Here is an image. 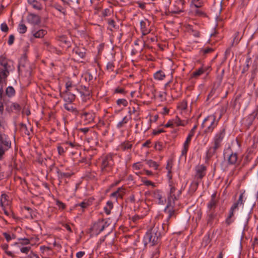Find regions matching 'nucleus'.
Listing matches in <instances>:
<instances>
[{"label": "nucleus", "mask_w": 258, "mask_h": 258, "mask_svg": "<svg viewBox=\"0 0 258 258\" xmlns=\"http://www.w3.org/2000/svg\"><path fill=\"white\" fill-rule=\"evenodd\" d=\"M8 127L7 121L3 117H0V161L3 160L6 153L12 148V141L9 136L6 134ZM5 176V172L3 170L0 163V180Z\"/></svg>", "instance_id": "obj_1"}, {"label": "nucleus", "mask_w": 258, "mask_h": 258, "mask_svg": "<svg viewBox=\"0 0 258 258\" xmlns=\"http://www.w3.org/2000/svg\"><path fill=\"white\" fill-rule=\"evenodd\" d=\"M15 69L14 62L3 56H0V100L5 102L4 86L6 85L7 78Z\"/></svg>", "instance_id": "obj_2"}, {"label": "nucleus", "mask_w": 258, "mask_h": 258, "mask_svg": "<svg viewBox=\"0 0 258 258\" xmlns=\"http://www.w3.org/2000/svg\"><path fill=\"white\" fill-rule=\"evenodd\" d=\"M165 233L163 227L155 225L145 235L144 237L145 245L149 244L153 248L154 245H160L161 237Z\"/></svg>", "instance_id": "obj_3"}, {"label": "nucleus", "mask_w": 258, "mask_h": 258, "mask_svg": "<svg viewBox=\"0 0 258 258\" xmlns=\"http://www.w3.org/2000/svg\"><path fill=\"white\" fill-rule=\"evenodd\" d=\"M222 116L220 114L219 118L216 119L215 114H213L207 116L203 120L201 126L204 129V133L206 134H211L217 127L219 120Z\"/></svg>", "instance_id": "obj_4"}, {"label": "nucleus", "mask_w": 258, "mask_h": 258, "mask_svg": "<svg viewBox=\"0 0 258 258\" xmlns=\"http://www.w3.org/2000/svg\"><path fill=\"white\" fill-rule=\"evenodd\" d=\"M113 156V154L109 153L100 158V168L102 174L108 173L112 171L114 165Z\"/></svg>", "instance_id": "obj_5"}, {"label": "nucleus", "mask_w": 258, "mask_h": 258, "mask_svg": "<svg viewBox=\"0 0 258 258\" xmlns=\"http://www.w3.org/2000/svg\"><path fill=\"white\" fill-rule=\"evenodd\" d=\"M223 158L228 166H236L241 161V159L238 157L237 152L233 151L230 147L224 150Z\"/></svg>", "instance_id": "obj_6"}, {"label": "nucleus", "mask_w": 258, "mask_h": 258, "mask_svg": "<svg viewBox=\"0 0 258 258\" xmlns=\"http://www.w3.org/2000/svg\"><path fill=\"white\" fill-rule=\"evenodd\" d=\"M169 190L167 194L168 204L171 205L172 203L174 204L175 201L178 200L181 195V189L178 190L176 188L177 183L174 181H168Z\"/></svg>", "instance_id": "obj_7"}, {"label": "nucleus", "mask_w": 258, "mask_h": 258, "mask_svg": "<svg viewBox=\"0 0 258 258\" xmlns=\"http://www.w3.org/2000/svg\"><path fill=\"white\" fill-rule=\"evenodd\" d=\"M164 212L168 214L167 217L162 224H158L156 225L163 227V230L166 233L169 228L170 219L171 217L175 216V212L173 206L167 204L164 210Z\"/></svg>", "instance_id": "obj_8"}, {"label": "nucleus", "mask_w": 258, "mask_h": 258, "mask_svg": "<svg viewBox=\"0 0 258 258\" xmlns=\"http://www.w3.org/2000/svg\"><path fill=\"white\" fill-rule=\"evenodd\" d=\"M109 224L104 219L99 220L95 223L91 227L93 234L97 235L103 231L104 229L108 226Z\"/></svg>", "instance_id": "obj_9"}, {"label": "nucleus", "mask_w": 258, "mask_h": 258, "mask_svg": "<svg viewBox=\"0 0 258 258\" xmlns=\"http://www.w3.org/2000/svg\"><path fill=\"white\" fill-rule=\"evenodd\" d=\"M207 173V167L204 164L198 165L195 168V174L194 179L201 181L206 176Z\"/></svg>", "instance_id": "obj_10"}, {"label": "nucleus", "mask_w": 258, "mask_h": 258, "mask_svg": "<svg viewBox=\"0 0 258 258\" xmlns=\"http://www.w3.org/2000/svg\"><path fill=\"white\" fill-rule=\"evenodd\" d=\"M80 117L85 122V124L91 123L94 122L95 113L92 110L82 111L80 114Z\"/></svg>", "instance_id": "obj_11"}, {"label": "nucleus", "mask_w": 258, "mask_h": 258, "mask_svg": "<svg viewBox=\"0 0 258 258\" xmlns=\"http://www.w3.org/2000/svg\"><path fill=\"white\" fill-rule=\"evenodd\" d=\"M225 134V128L223 127L220 128V130L215 134L213 138V144L220 148L222 146V142L224 138Z\"/></svg>", "instance_id": "obj_12"}, {"label": "nucleus", "mask_w": 258, "mask_h": 258, "mask_svg": "<svg viewBox=\"0 0 258 258\" xmlns=\"http://www.w3.org/2000/svg\"><path fill=\"white\" fill-rule=\"evenodd\" d=\"M207 224L210 227H213L214 223H217L219 220L218 213L216 211H207Z\"/></svg>", "instance_id": "obj_13"}, {"label": "nucleus", "mask_w": 258, "mask_h": 258, "mask_svg": "<svg viewBox=\"0 0 258 258\" xmlns=\"http://www.w3.org/2000/svg\"><path fill=\"white\" fill-rule=\"evenodd\" d=\"M153 198L158 204L164 205L166 200L164 196V192L160 189H156L153 192Z\"/></svg>", "instance_id": "obj_14"}, {"label": "nucleus", "mask_w": 258, "mask_h": 258, "mask_svg": "<svg viewBox=\"0 0 258 258\" xmlns=\"http://www.w3.org/2000/svg\"><path fill=\"white\" fill-rule=\"evenodd\" d=\"M217 194L214 192L211 197V199L207 203V211H216V208L217 207L219 200L216 198Z\"/></svg>", "instance_id": "obj_15"}, {"label": "nucleus", "mask_w": 258, "mask_h": 258, "mask_svg": "<svg viewBox=\"0 0 258 258\" xmlns=\"http://www.w3.org/2000/svg\"><path fill=\"white\" fill-rule=\"evenodd\" d=\"M60 96L63 98L66 102L69 103L73 102L76 98V96L74 94L68 91H64L63 92H61Z\"/></svg>", "instance_id": "obj_16"}, {"label": "nucleus", "mask_w": 258, "mask_h": 258, "mask_svg": "<svg viewBox=\"0 0 258 258\" xmlns=\"http://www.w3.org/2000/svg\"><path fill=\"white\" fill-rule=\"evenodd\" d=\"M258 115V108H256L255 109L253 110V111L245 119V124L248 127L251 126L255 119V117Z\"/></svg>", "instance_id": "obj_17"}, {"label": "nucleus", "mask_w": 258, "mask_h": 258, "mask_svg": "<svg viewBox=\"0 0 258 258\" xmlns=\"http://www.w3.org/2000/svg\"><path fill=\"white\" fill-rule=\"evenodd\" d=\"M28 22L33 25H39L41 22L40 17L34 14H30L27 17Z\"/></svg>", "instance_id": "obj_18"}, {"label": "nucleus", "mask_w": 258, "mask_h": 258, "mask_svg": "<svg viewBox=\"0 0 258 258\" xmlns=\"http://www.w3.org/2000/svg\"><path fill=\"white\" fill-rule=\"evenodd\" d=\"M125 193V189L122 186L117 188L114 192L110 195V198L114 199L117 201L118 198L122 199Z\"/></svg>", "instance_id": "obj_19"}, {"label": "nucleus", "mask_w": 258, "mask_h": 258, "mask_svg": "<svg viewBox=\"0 0 258 258\" xmlns=\"http://www.w3.org/2000/svg\"><path fill=\"white\" fill-rule=\"evenodd\" d=\"M237 208L232 206L229 210V214L228 217L225 219V223L227 226L230 225L235 220L234 217V212L238 210Z\"/></svg>", "instance_id": "obj_20"}, {"label": "nucleus", "mask_w": 258, "mask_h": 258, "mask_svg": "<svg viewBox=\"0 0 258 258\" xmlns=\"http://www.w3.org/2000/svg\"><path fill=\"white\" fill-rule=\"evenodd\" d=\"M218 146L213 144V146L210 147L206 153V159L207 160H209L212 158L216 153L217 150L219 148Z\"/></svg>", "instance_id": "obj_21"}, {"label": "nucleus", "mask_w": 258, "mask_h": 258, "mask_svg": "<svg viewBox=\"0 0 258 258\" xmlns=\"http://www.w3.org/2000/svg\"><path fill=\"white\" fill-rule=\"evenodd\" d=\"M132 147L133 144L131 142L125 141L121 143L118 146V148L120 150L123 151H125L131 150L132 148Z\"/></svg>", "instance_id": "obj_22"}, {"label": "nucleus", "mask_w": 258, "mask_h": 258, "mask_svg": "<svg viewBox=\"0 0 258 258\" xmlns=\"http://www.w3.org/2000/svg\"><path fill=\"white\" fill-rule=\"evenodd\" d=\"M244 191L241 193L240 195H239L238 200L235 203H234L232 206L237 208V209H238L239 207L241 206L243 207L244 202V200H243V198L244 197Z\"/></svg>", "instance_id": "obj_23"}, {"label": "nucleus", "mask_w": 258, "mask_h": 258, "mask_svg": "<svg viewBox=\"0 0 258 258\" xmlns=\"http://www.w3.org/2000/svg\"><path fill=\"white\" fill-rule=\"evenodd\" d=\"M32 34L36 38H42L47 34V31L44 29H40L37 31L33 30L32 31Z\"/></svg>", "instance_id": "obj_24"}, {"label": "nucleus", "mask_w": 258, "mask_h": 258, "mask_svg": "<svg viewBox=\"0 0 258 258\" xmlns=\"http://www.w3.org/2000/svg\"><path fill=\"white\" fill-rule=\"evenodd\" d=\"M73 52L81 58H84L86 54V50L83 47H76L74 48Z\"/></svg>", "instance_id": "obj_25"}, {"label": "nucleus", "mask_w": 258, "mask_h": 258, "mask_svg": "<svg viewBox=\"0 0 258 258\" xmlns=\"http://www.w3.org/2000/svg\"><path fill=\"white\" fill-rule=\"evenodd\" d=\"M132 119L131 116L127 117V116H125L121 120L119 121L116 125V127L117 128L120 129L122 127H124L126 124L130 120Z\"/></svg>", "instance_id": "obj_26"}, {"label": "nucleus", "mask_w": 258, "mask_h": 258, "mask_svg": "<svg viewBox=\"0 0 258 258\" xmlns=\"http://www.w3.org/2000/svg\"><path fill=\"white\" fill-rule=\"evenodd\" d=\"M173 127L174 126H185L186 122L184 120H181L178 116H176L174 118L172 119Z\"/></svg>", "instance_id": "obj_27"}, {"label": "nucleus", "mask_w": 258, "mask_h": 258, "mask_svg": "<svg viewBox=\"0 0 258 258\" xmlns=\"http://www.w3.org/2000/svg\"><path fill=\"white\" fill-rule=\"evenodd\" d=\"M160 245H154L153 248L150 245H149L151 251L152 252V258H157L159 255V247Z\"/></svg>", "instance_id": "obj_28"}, {"label": "nucleus", "mask_w": 258, "mask_h": 258, "mask_svg": "<svg viewBox=\"0 0 258 258\" xmlns=\"http://www.w3.org/2000/svg\"><path fill=\"white\" fill-rule=\"evenodd\" d=\"M27 1L29 4L31 5L34 9L37 10H42V6L37 0H27Z\"/></svg>", "instance_id": "obj_29"}, {"label": "nucleus", "mask_w": 258, "mask_h": 258, "mask_svg": "<svg viewBox=\"0 0 258 258\" xmlns=\"http://www.w3.org/2000/svg\"><path fill=\"white\" fill-rule=\"evenodd\" d=\"M140 27L142 32L141 38H143V36L149 33L150 31L147 29L146 22L144 21H141L140 22Z\"/></svg>", "instance_id": "obj_30"}, {"label": "nucleus", "mask_w": 258, "mask_h": 258, "mask_svg": "<svg viewBox=\"0 0 258 258\" xmlns=\"http://www.w3.org/2000/svg\"><path fill=\"white\" fill-rule=\"evenodd\" d=\"M5 94L9 98H12L15 95L16 91L13 87L10 86L6 88Z\"/></svg>", "instance_id": "obj_31"}, {"label": "nucleus", "mask_w": 258, "mask_h": 258, "mask_svg": "<svg viewBox=\"0 0 258 258\" xmlns=\"http://www.w3.org/2000/svg\"><path fill=\"white\" fill-rule=\"evenodd\" d=\"M20 129L22 133H24L25 135L27 136H30V132L32 131V128L30 129V131H29L26 124L23 123H21L20 124Z\"/></svg>", "instance_id": "obj_32"}, {"label": "nucleus", "mask_w": 258, "mask_h": 258, "mask_svg": "<svg viewBox=\"0 0 258 258\" xmlns=\"http://www.w3.org/2000/svg\"><path fill=\"white\" fill-rule=\"evenodd\" d=\"M201 182V181H200L194 179L190 185V190L192 193L195 192L197 190Z\"/></svg>", "instance_id": "obj_33"}, {"label": "nucleus", "mask_w": 258, "mask_h": 258, "mask_svg": "<svg viewBox=\"0 0 258 258\" xmlns=\"http://www.w3.org/2000/svg\"><path fill=\"white\" fill-rule=\"evenodd\" d=\"M57 173L58 174V177L59 179L70 178L73 174V173L62 172L58 169L57 171Z\"/></svg>", "instance_id": "obj_34"}, {"label": "nucleus", "mask_w": 258, "mask_h": 258, "mask_svg": "<svg viewBox=\"0 0 258 258\" xmlns=\"http://www.w3.org/2000/svg\"><path fill=\"white\" fill-rule=\"evenodd\" d=\"M52 7L62 13L64 16L66 15V9L58 3H54Z\"/></svg>", "instance_id": "obj_35"}, {"label": "nucleus", "mask_w": 258, "mask_h": 258, "mask_svg": "<svg viewBox=\"0 0 258 258\" xmlns=\"http://www.w3.org/2000/svg\"><path fill=\"white\" fill-rule=\"evenodd\" d=\"M27 30V26L23 23V21H22L18 25V31L20 34H24L26 32Z\"/></svg>", "instance_id": "obj_36"}, {"label": "nucleus", "mask_w": 258, "mask_h": 258, "mask_svg": "<svg viewBox=\"0 0 258 258\" xmlns=\"http://www.w3.org/2000/svg\"><path fill=\"white\" fill-rule=\"evenodd\" d=\"M154 77L155 80H162L165 77V75L163 71H158L154 74Z\"/></svg>", "instance_id": "obj_37"}, {"label": "nucleus", "mask_w": 258, "mask_h": 258, "mask_svg": "<svg viewBox=\"0 0 258 258\" xmlns=\"http://www.w3.org/2000/svg\"><path fill=\"white\" fill-rule=\"evenodd\" d=\"M146 163L149 167L153 168L155 170H157L158 168L159 164L152 160H147L146 161Z\"/></svg>", "instance_id": "obj_38"}, {"label": "nucleus", "mask_w": 258, "mask_h": 258, "mask_svg": "<svg viewBox=\"0 0 258 258\" xmlns=\"http://www.w3.org/2000/svg\"><path fill=\"white\" fill-rule=\"evenodd\" d=\"M190 142L185 141L183 145V148L181 151V156H186L187 152L189 148Z\"/></svg>", "instance_id": "obj_39"}, {"label": "nucleus", "mask_w": 258, "mask_h": 258, "mask_svg": "<svg viewBox=\"0 0 258 258\" xmlns=\"http://www.w3.org/2000/svg\"><path fill=\"white\" fill-rule=\"evenodd\" d=\"M184 0H177L176 1V3L181 6V8L179 7L178 9L177 10L173 11L172 12L175 14H179L180 13L183 12V7L184 5Z\"/></svg>", "instance_id": "obj_40"}, {"label": "nucleus", "mask_w": 258, "mask_h": 258, "mask_svg": "<svg viewBox=\"0 0 258 258\" xmlns=\"http://www.w3.org/2000/svg\"><path fill=\"white\" fill-rule=\"evenodd\" d=\"M204 68H202V67L198 69V70H196L195 72H194L192 73V77L194 78H197L202 74L204 73Z\"/></svg>", "instance_id": "obj_41"}, {"label": "nucleus", "mask_w": 258, "mask_h": 258, "mask_svg": "<svg viewBox=\"0 0 258 258\" xmlns=\"http://www.w3.org/2000/svg\"><path fill=\"white\" fill-rule=\"evenodd\" d=\"M43 43L44 45L45 48L48 50V51H53L54 50V47L51 45V44L49 41L44 40L43 41Z\"/></svg>", "instance_id": "obj_42"}, {"label": "nucleus", "mask_w": 258, "mask_h": 258, "mask_svg": "<svg viewBox=\"0 0 258 258\" xmlns=\"http://www.w3.org/2000/svg\"><path fill=\"white\" fill-rule=\"evenodd\" d=\"M80 93L81 94L83 100L85 101L89 99L91 96L90 91H87L85 92L80 91Z\"/></svg>", "instance_id": "obj_43"}, {"label": "nucleus", "mask_w": 258, "mask_h": 258, "mask_svg": "<svg viewBox=\"0 0 258 258\" xmlns=\"http://www.w3.org/2000/svg\"><path fill=\"white\" fill-rule=\"evenodd\" d=\"M20 248V251L22 253L28 254L29 252L30 251L31 246L30 245L26 246H19Z\"/></svg>", "instance_id": "obj_44"}, {"label": "nucleus", "mask_w": 258, "mask_h": 258, "mask_svg": "<svg viewBox=\"0 0 258 258\" xmlns=\"http://www.w3.org/2000/svg\"><path fill=\"white\" fill-rule=\"evenodd\" d=\"M113 13V10L111 8H107L103 10L102 12V15L104 17L109 16Z\"/></svg>", "instance_id": "obj_45"}, {"label": "nucleus", "mask_w": 258, "mask_h": 258, "mask_svg": "<svg viewBox=\"0 0 258 258\" xmlns=\"http://www.w3.org/2000/svg\"><path fill=\"white\" fill-rule=\"evenodd\" d=\"M210 233H207L204 236L203 239V244L206 246L210 243Z\"/></svg>", "instance_id": "obj_46"}, {"label": "nucleus", "mask_w": 258, "mask_h": 258, "mask_svg": "<svg viewBox=\"0 0 258 258\" xmlns=\"http://www.w3.org/2000/svg\"><path fill=\"white\" fill-rule=\"evenodd\" d=\"M8 196L6 194H2L0 200V206L2 207H4V204L8 201Z\"/></svg>", "instance_id": "obj_47"}, {"label": "nucleus", "mask_w": 258, "mask_h": 258, "mask_svg": "<svg viewBox=\"0 0 258 258\" xmlns=\"http://www.w3.org/2000/svg\"><path fill=\"white\" fill-rule=\"evenodd\" d=\"M251 58L250 57H248L245 61V66L244 67L242 71V73L244 74L245 72L248 71L249 67V62L251 61Z\"/></svg>", "instance_id": "obj_48"}, {"label": "nucleus", "mask_w": 258, "mask_h": 258, "mask_svg": "<svg viewBox=\"0 0 258 258\" xmlns=\"http://www.w3.org/2000/svg\"><path fill=\"white\" fill-rule=\"evenodd\" d=\"M23 211L24 210H26L27 211H30L31 212V219H33L36 217V212L35 211L33 210L31 208H30L28 207L24 206L23 208Z\"/></svg>", "instance_id": "obj_49"}, {"label": "nucleus", "mask_w": 258, "mask_h": 258, "mask_svg": "<svg viewBox=\"0 0 258 258\" xmlns=\"http://www.w3.org/2000/svg\"><path fill=\"white\" fill-rule=\"evenodd\" d=\"M30 241L29 239L24 238L21 239V241L19 243V245L21 246H26L30 245Z\"/></svg>", "instance_id": "obj_50"}, {"label": "nucleus", "mask_w": 258, "mask_h": 258, "mask_svg": "<svg viewBox=\"0 0 258 258\" xmlns=\"http://www.w3.org/2000/svg\"><path fill=\"white\" fill-rule=\"evenodd\" d=\"M3 235L5 237V238H6L7 242H9L12 239H15V237H16L15 234H12V235H11L9 233H8L7 232L4 233Z\"/></svg>", "instance_id": "obj_51"}, {"label": "nucleus", "mask_w": 258, "mask_h": 258, "mask_svg": "<svg viewBox=\"0 0 258 258\" xmlns=\"http://www.w3.org/2000/svg\"><path fill=\"white\" fill-rule=\"evenodd\" d=\"M187 106V102L186 100H182L178 105V108L182 110H184L186 109Z\"/></svg>", "instance_id": "obj_52"}, {"label": "nucleus", "mask_w": 258, "mask_h": 258, "mask_svg": "<svg viewBox=\"0 0 258 258\" xmlns=\"http://www.w3.org/2000/svg\"><path fill=\"white\" fill-rule=\"evenodd\" d=\"M193 5L197 8H199L202 6L203 3L201 0H192Z\"/></svg>", "instance_id": "obj_53"}, {"label": "nucleus", "mask_w": 258, "mask_h": 258, "mask_svg": "<svg viewBox=\"0 0 258 258\" xmlns=\"http://www.w3.org/2000/svg\"><path fill=\"white\" fill-rule=\"evenodd\" d=\"M11 108L12 109L19 111H20L21 107V106L17 103L14 102L12 103L11 106Z\"/></svg>", "instance_id": "obj_54"}, {"label": "nucleus", "mask_w": 258, "mask_h": 258, "mask_svg": "<svg viewBox=\"0 0 258 258\" xmlns=\"http://www.w3.org/2000/svg\"><path fill=\"white\" fill-rule=\"evenodd\" d=\"M116 103L118 105H122L123 106H126L128 103L125 99H119L116 101Z\"/></svg>", "instance_id": "obj_55"}, {"label": "nucleus", "mask_w": 258, "mask_h": 258, "mask_svg": "<svg viewBox=\"0 0 258 258\" xmlns=\"http://www.w3.org/2000/svg\"><path fill=\"white\" fill-rule=\"evenodd\" d=\"M114 68V63L113 62H108L106 65V69L109 72H113Z\"/></svg>", "instance_id": "obj_56"}, {"label": "nucleus", "mask_w": 258, "mask_h": 258, "mask_svg": "<svg viewBox=\"0 0 258 258\" xmlns=\"http://www.w3.org/2000/svg\"><path fill=\"white\" fill-rule=\"evenodd\" d=\"M90 205V204L88 201H84L83 202H81V203L77 205V206H79L81 207L82 208H86L88 207Z\"/></svg>", "instance_id": "obj_57"}, {"label": "nucleus", "mask_w": 258, "mask_h": 258, "mask_svg": "<svg viewBox=\"0 0 258 258\" xmlns=\"http://www.w3.org/2000/svg\"><path fill=\"white\" fill-rule=\"evenodd\" d=\"M64 108L68 111H73L75 110L74 107L69 103L64 104Z\"/></svg>", "instance_id": "obj_58"}, {"label": "nucleus", "mask_w": 258, "mask_h": 258, "mask_svg": "<svg viewBox=\"0 0 258 258\" xmlns=\"http://www.w3.org/2000/svg\"><path fill=\"white\" fill-rule=\"evenodd\" d=\"M85 80H88L89 82L91 81L94 79V76L90 73L87 72L85 74Z\"/></svg>", "instance_id": "obj_59"}, {"label": "nucleus", "mask_w": 258, "mask_h": 258, "mask_svg": "<svg viewBox=\"0 0 258 258\" xmlns=\"http://www.w3.org/2000/svg\"><path fill=\"white\" fill-rule=\"evenodd\" d=\"M1 30L4 32H7L9 30V27L6 23H3L1 25Z\"/></svg>", "instance_id": "obj_60"}, {"label": "nucleus", "mask_w": 258, "mask_h": 258, "mask_svg": "<svg viewBox=\"0 0 258 258\" xmlns=\"http://www.w3.org/2000/svg\"><path fill=\"white\" fill-rule=\"evenodd\" d=\"M136 3L138 5V7L142 10H144L146 8V3L141 1H137Z\"/></svg>", "instance_id": "obj_61"}, {"label": "nucleus", "mask_w": 258, "mask_h": 258, "mask_svg": "<svg viewBox=\"0 0 258 258\" xmlns=\"http://www.w3.org/2000/svg\"><path fill=\"white\" fill-rule=\"evenodd\" d=\"M56 204L59 209H64L66 208L65 204L60 201L57 200Z\"/></svg>", "instance_id": "obj_62"}, {"label": "nucleus", "mask_w": 258, "mask_h": 258, "mask_svg": "<svg viewBox=\"0 0 258 258\" xmlns=\"http://www.w3.org/2000/svg\"><path fill=\"white\" fill-rule=\"evenodd\" d=\"M15 36L14 35H10L9 37L8 43L9 45H12L14 42Z\"/></svg>", "instance_id": "obj_63"}, {"label": "nucleus", "mask_w": 258, "mask_h": 258, "mask_svg": "<svg viewBox=\"0 0 258 258\" xmlns=\"http://www.w3.org/2000/svg\"><path fill=\"white\" fill-rule=\"evenodd\" d=\"M142 164L140 162H137L133 164V168L135 170H139L142 168Z\"/></svg>", "instance_id": "obj_64"}]
</instances>
